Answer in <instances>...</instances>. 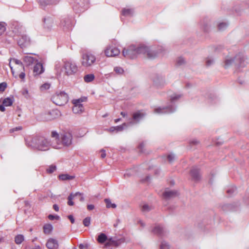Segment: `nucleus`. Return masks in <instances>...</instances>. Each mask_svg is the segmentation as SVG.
I'll return each instance as SVG.
<instances>
[{
  "mask_svg": "<svg viewBox=\"0 0 249 249\" xmlns=\"http://www.w3.org/2000/svg\"><path fill=\"white\" fill-rule=\"evenodd\" d=\"M84 100L82 99H78L73 101V104L74 106H83L82 104H81V102H83Z\"/></svg>",
  "mask_w": 249,
  "mask_h": 249,
  "instance_id": "nucleus-49",
  "label": "nucleus"
},
{
  "mask_svg": "<svg viewBox=\"0 0 249 249\" xmlns=\"http://www.w3.org/2000/svg\"><path fill=\"white\" fill-rule=\"evenodd\" d=\"M53 24V19L51 17H47L43 19L44 27L48 30H51Z\"/></svg>",
  "mask_w": 249,
  "mask_h": 249,
  "instance_id": "nucleus-19",
  "label": "nucleus"
},
{
  "mask_svg": "<svg viewBox=\"0 0 249 249\" xmlns=\"http://www.w3.org/2000/svg\"><path fill=\"white\" fill-rule=\"evenodd\" d=\"M74 178V176L68 174H61L59 176V178L62 180H71Z\"/></svg>",
  "mask_w": 249,
  "mask_h": 249,
  "instance_id": "nucleus-31",
  "label": "nucleus"
},
{
  "mask_svg": "<svg viewBox=\"0 0 249 249\" xmlns=\"http://www.w3.org/2000/svg\"><path fill=\"white\" fill-rule=\"evenodd\" d=\"M185 63V61L184 59L182 57H178V59H177V64L178 66H181L184 64Z\"/></svg>",
  "mask_w": 249,
  "mask_h": 249,
  "instance_id": "nucleus-50",
  "label": "nucleus"
},
{
  "mask_svg": "<svg viewBox=\"0 0 249 249\" xmlns=\"http://www.w3.org/2000/svg\"><path fill=\"white\" fill-rule=\"evenodd\" d=\"M61 25L64 30H70L72 27L71 19L70 17H66L61 21Z\"/></svg>",
  "mask_w": 249,
  "mask_h": 249,
  "instance_id": "nucleus-17",
  "label": "nucleus"
},
{
  "mask_svg": "<svg viewBox=\"0 0 249 249\" xmlns=\"http://www.w3.org/2000/svg\"><path fill=\"white\" fill-rule=\"evenodd\" d=\"M74 198H75L74 194H73L72 193H71L69 196L68 197V204L69 206H73L74 205V202L72 201V199Z\"/></svg>",
  "mask_w": 249,
  "mask_h": 249,
  "instance_id": "nucleus-40",
  "label": "nucleus"
},
{
  "mask_svg": "<svg viewBox=\"0 0 249 249\" xmlns=\"http://www.w3.org/2000/svg\"><path fill=\"white\" fill-rule=\"evenodd\" d=\"M144 145H145V144H144V142H142L141 144H140V145L138 146V148L139 149L140 151L142 153L144 152V151L143 149V147H144Z\"/></svg>",
  "mask_w": 249,
  "mask_h": 249,
  "instance_id": "nucleus-57",
  "label": "nucleus"
},
{
  "mask_svg": "<svg viewBox=\"0 0 249 249\" xmlns=\"http://www.w3.org/2000/svg\"><path fill=\"white\" fill-rule=\"evenodd\" d=\"M199 143V142L197 140H193L190 142L191 145H195Z\"/></svg>",
  "mask_w": 249,
  "mask_h": 249,
  "instance_id": "nucleus-58",
  "label": "nucleus"
},
{
  "mask_svg": "<svg viewBox=\"0 0 249 249\" xmlns=\"http://www.w3.org/2000/svg\"><path fill=\"white\" fill-rule=\"evenodd\" d=\"M229 24L227 22H221L218 24V30L220 31H224L228 26Z\"/></svg>",
  "mask_w": 249,
  "mask_h": 249,
  "instance_id": "nucleus-37",
  "label": "nucleus"
},
{
  "mask_svg": "<svg viewBox=\"0 0 249 249\" xmlns=\"http://www.w3.org/2000/svg\"><path fill=\"white\" fill-rule=\"evenodd\" d=\"M101 157L102 159L105 158L106 156V151L104 149H102L101 150Z\"/></svg>",
  "mask_w": 249,
  "mask_h": 249,
  "instance_id": "nucleus-59",
  "label": "nucleus"
},
{
  "mask_svg": "<svg viewBox=\"0 0 249 249\" xmlns=\"http://www.w3.org/2000/svg\"><path fill=\"white\" fill-rule=\"evenodd\" d=\"M44 71V69L43 67L42 64L40 62L36 63L34 67L33 73L35 76L38 75L42 74Z\"/></svg>",
  "mask_w": 249,
  "mask_h": 249,
  "instance_id": "nucleus-18",
  "label": "nucleus"
},
{
  "mask_svg": "<svg viewBox=\"0 0 249 249\" xmlns=\"http://www.w3.org/2000/svg\"><path fill=\"white\" fill-rule=\"evenodd\" d=\"M38 3L42 8H44L47 5L56 4L60 0H38Z\"/></svg>",
  "mask_w": 249,
  "mask_h": 249,
  "instance_id": "nucleus-22",
  "label": "nucleus"
},
{
  "mask_svg": "<svg viewBox=\"0 0 249 249\" xmlns=\"http://www.w3.org/2000/svg\"><path fill=\"white\" fill-rule=\"evenodd\" d=\"M13 100L9 97L5 98L2 101V104L5 107L11 106L13 104Z\"/></svg>",
  "mask_w": 249,
  "mask_h": 249,
  "instance_id": "nucleus-34",
  "label": "nucleus"
},
{
  "mask_svg": "<svg viewBox=\"0 0 249 249\" xmlns=\"http://www.w3.org/2000/svg\"><path fill=\"white\" fill-rule=\"evenodd\" d=\"M51 99L56 105L61 106L65 105L68 102L69 96L64 91H60L55 93Z\"/></svg>",
  "mask_w": 249,
  "mask_h": 249,
  "instance_id": "nucleus-8",
  "label": "nucleus"
},
{
  "mask_svg": "<svg viewBox=\"0 0 249 249\" xmlns=\"http://www.w3.org/2000/svg\"><path fill=\"white\" fill-rule=\"evenodd\" d=\"M53 143L54 142L51 143L48 139L40 136H35L32 138L31 142H27L28 146L40 151L49 150L50 146H52Z\"/></svg>",
  "mask_w": 249,
  "mask_h": 249,
  "instance_id": "nucleus-2",
  "label": "nucleus"
},
{
  "mask_svg": "<svg viewBox=\"0 0 249 249\" xmlns=\"http://www.w3.org/2000/svg\"><path fill=\"white\" fill-rule=\"evenodd\" d=\"M72 136L71 133L65 132L60 135V141L57 143H53L52 147L55 149H60L63 146H69L72 142Z\"/></svg>",
  "mask_w": 249,
  "mask_h": 249,
  "instance_id": "nucleus-7",
  "label": "nucleus"
},
{
  "mask_svg": "<svg viewBox=\"0 0 249 249\" xmlns=\"http://www.w3.org/2000/svg\"><path fill=\"white\" fill-rule=\"evenodd\" d=\"M51 136L53 139V142L55 144L57 143L58 142L60 141V136L58 134V133L55 131H52L51 134Z\"/></svg>",
  "mask_w": 249,
  "mask_h": 249,
  "instance_id": "nucleus-29",
  "label": "nucleus"
},
{
  "mask_svg": "<svg viewBox=\"0 0 249 249\" xmlns=\"http://www.w3.org/2000/svg\"><path fill=\"white\" fill-rule=\"evenodd\" d=\"M123 55L126 58L134 59L138 55L137 46L135 45H131L127 49H124L123 51Z\"/></svg>",
  "mask_w": 249,
  "mask_h": 249,
  "instance_id": "nucleus-11",
  "label": "nucleus"
},
{
  "mask_svg": "<svg viewBox=\"0 0 249 249\" xmlns=\"http://www.w3.org/2000/svg\"><path fill=\"white\" fill-rule=\"evenodd\" d=\"M94 75L93 74H87L84 76V81L86 82L89 83L92 81L94 79Z\"/></svg>",
  "mask_w": 249,
  "mask_h": 249,
  "instance_id": "nucleus-38",
  "label": "nucleus"
},
{
  "mask_svg": "<svg viewBox=\"0 0 249 249\" xmlns=\"http://www.w3.org/2000/svg\"><path fill=\"white\" fill-rule=\"evenodd\" d=\"M202 29L205 32H208L210 29V22L208 18L203 19L200 22Z\"/></svg>",
  "mask_w": 249,
  "mask_h": 249,
  "instance_id": "nucleus-26",
  "label": "nucleus"
},
{
  "mask_svg": "<svg viewBox=\"0 0 249 249\" xmlns=\"http://www.w3.org/2000/svg\"><path fill=\"white\" fill-rule=\"evenodd\" d=\"M25 74L24 72H21L19 75V77L20 79H24L25 78Z\"/></svg>",
  "mask_w": 249,
  "mask_h": 249,
  "instance_id": "nucleus-63",
  "label": "nucleus"
},
{
  "mask_svg": "<svg viewBox=\"0 0 249 249\" xmlns=\"http://www.w3.org/2000/svg\"><path fill=\"white\" fill-rule=\"evenodd\" d=\"M13 39L17 40L18 45L21 48L28 47L31 43L30 38L26 35H20L17 37L14 36Z\"/></svg>",
  "mask_w": 249,
  "mask_h": 249,
  "instance_id": "nucleus-10",
  "label": "nucleus"
},
{
  "mask_svg": "<svg viewBox=\"0 0 249 249\" xmlns=\"http://www.w3.org/2000/svg\"><path fill=\"white\" fill-rule=\"evenodd\" d=\"M236 190V187H232L227 189V193L228 194L229 196H232Z\"/></svg>",
  "mask_w": 249,
  "mask_h": 249,
  "instance_id": "nucleus-44",
  "label": "nucleus"
},
{
  "mask_svg": "<svg viewBox=\"0 0 249 249\" xmlns=\"http://www.w3.org/2000/svg\"><path fill=\"white\" fill-rule=\"evenodd\" d=\"M46 245L48 249H57L58 248V241L53 238H50Z\"/></svg>",
  "mask_w": 249,
  "mask_h": 249,
  "instance_id": "nucleus-21",
  "label": "nucleus"
},
{
  "mask_svg": "<svg viewBox=\"0 0 249 249\" xmlns=\"http://www.w3.org/2000/svg\"><path fill=\"white\" fill-rule=\"evenodd\" d=\"M12 61L13 62H14L16 64L20 65V66H21V67L23 68L22 62L20 60H19L15 59V58L11 59L10 60V62H9V66H10V67L11 68L12 72H13V67H12L11 64V62Z\"/></svg>",
  "mask_w": 249,
  "mask_h": 249,
  "instance_id": "nucleus-35",
  "label": "nucleus"
},
{
  "mask_svg": "<svg viewBox=\"0 0 249 249\" xmlns=\"http://www.w3.org/2000/svg\"><path fill=\"white\" fill-rule=\"evenodd\" d=\"M105 202L106 204V207L107 208H115L117 206L115 203H112L110 200L108 198H106Z\"/></svg>",
  "mask_w": 249,
  "mask_h": 249,
  "instance_id": "nucleus-36",
  "label": "nucleus"
},
{
  "mask_svg": "<svg viewBox=\"0 0 249 249\" xmlns=\"http://www.w3.org/2000/svg\"><path fill=\"white\" fill-rule=\"evenodd\" d=\"M214 59L211 57H208L206 60V64L207 66H210L214 63Z\"/></svg>",
  "mask_w": 249,
  "mask_h": 249,
  "instance_id": "nucleus-45",
  "label": "nucleus"
},
{
  "mask_svg": "<svg viewBox=\"0 0 249 249\" xmlns=\"http://www.w3.org/2000/svg\"><path fill=\"white\" fill-rule=\"evenodd\" d=\"M114 71L118 74H122L124 73V69L121 67H115L114 68Z\"/></svg>",
  "mask_w": 249,
  "mask_h": 249,
  "instance_id": "nucleus-41",
  "label": "nucleus"
},
{
  "mask_svg": "<svg viewBox=\"0 0 249 249\" xmlns=\"http://www.w3.org/2000/svg\"><path fill=\"white\" fill-rule=\"evenodd\" d=\"M7 87V83L2 82L0 83V91H4Z\"/></svg>",
  "mask_w": 249,
  "mask_h": 249,
  "instance_id": "nucleus-53",
  "label": "nucleus"
},
{
  "mask_svg": "<svg viewBox=\"0 0 249 249\" xmlns=\"http://www.w3.org/2000/svg\"><path fill=\"white\" fill-rule=\"evenodd\" d=\"M74 198H77L79 199V200L81 201V202H83L84 201V196H83V194H81V193L80 192H76V193H75L74 194Z\"/></svg>",
  "mask_w": 249,
  "mask_h": 249,
  "instance_id": "nucleus-42",
  "label": "nucleus"
},
{
  "mask_svg": "<svg viewBox=\"0 0 249 249\" xmlns=\"http://www.w3.org/2000/svg\"><path fill=\"white\" fill-rule=\"evenodd\" d=\"M152 233L159 236H162L164 235L163 228L159 225H156L154 228L151 230Z\"/></svg>",
  "mask_w": 249,
  "mask_h": 249,
  "instance_id": "nucleus-23",
  "label": "nucleus"
},
{
  "mask_svg": "<svg viewBox=\"0 0 249 249\" xmlns=\"http://www.w3.org/2000/svg\"><path fill=\"white\" fill-rule=\"evenodd\" d=\"M125 126H126V124L125 123L123 124L122 125L115 126L116 131L117 132L121 131L124 128V127Z\"/></svg>",
  "mask_w": 249,
  "mask_h": 249,
  "instance_id": "nucleus-52",
  "label": "nucleus"
},
{
  "mask_svg": "<svg viewBox=\"0 0 249 249\" xmlns=\"http://www.w3.org/2000/svg\"><path fill=\"white\" fill-rule=\"evenodd\" d=\"M175 159V155L173 153H170L167 156V160L170 163L172 162Z\"/></svg>",
  "mask_w": 249,
  "mask_h": 249,
  "instance_id": "nucleus-51",
  "label": "nucleus"
},
{
  "mask_svg": "<svg viewBox=\"0 0 249 249\" xmlns=\"http://www.w3.org/2000/svg\"><path fill=\"white\" fill-rule=\"evenodd\" d=\"M144 116V114L140 112L137 111L136 112L134 113L133 115V120L135 121L136 123L139 122L141 120H142Z\"/></svg>",
  "mask_w": 249,
  "mask_h": 249,
  "instance_id": "nucleus-27",
  "label": "nucleus"
},
{
  "mask_svg": "<svg viewBox=\"0 0 249 249\" xmlns=\"http://www.w3.org/2000/svg\"><path fill=\"white\" fill-rule=\"evenodd\" d=\"M22 127L21 126H17V127H16L11 129L9 131L10 133H13L15 131L21 130H22Z\"/></svg>",
  "mask_w": 249,
  "mask_h": 249,
  "instance_id": "nucleus-56",
  "label": "nucleus"
},
{
  "mask_svg": "<svg viewBox=\"0 0 249 249\" xmlns=\"http://www.w3.org/2000/svg\"><path fill=\"white\" fill-rule=\"evenodd\" d=\"M182 96V95L180 94H173L171 96L170 102L166 106L156 108L155 109L154 112L160 114L173 113L176 110V103Z\"/></svg>",
  "mask_w": 249,
  "mask_h": 249,
  "instance_id": "nucleus-3",
  "label": "nucleus"
},
{
  "mask_svg": "<svg viewBox=\"0 0 249 249\" xmlns=\"http://www.w3.org/2000/svg\"><path fill=\"white\" fill-rule=\"evenodd\" d=\"M50 87V85L48 83H45L44 84H43L40 88H41V90H43V89H49Z\"/></svg>",
  "mask_w": 249,
  "mask_h": 249,
  "instance_id": "nucleus-55",
  "label": "nucleus"
},
{
  "mask_svg": "<svg viewBox=\"0 0 249 249\" xmlns=\"http://www.w3.org/2000/svg\"><path fill=\"white\" fill-rule=\"evenodd\" d=\"M44 232L46 234L50 233L53 230V226L50 224H45L43 226Z\"/></svg>",
  "mask_w": 249,
  "mask_h": 249,
  "instance_id": "nucleus-32",
  "label": "nucleus"
},
{
  "mask_svg": "<svg viewBox=\"0 0 249 249\" xmlns=\"http://www.w3.org/2000/svg\"><path fill=\"white\" fill-rule=\"evenodd\" d=\"M53 208L56 212L59 211V207L57 204H54L53 205Z\"/></svg>",
  "mask_w": 249,
  "mask_h": 249,
  "instance_id": "nucleus-64",
  "label": "nucleus"
},
{
  "mask_svg": "<svg viewBox=\"0 0 249 249\" xmlns=\"http://www.w3.org/2000/svg\"><path fill=\"white\" fill-rule=\"evenodd\" d=\"M138 54H142L149 59H154L158 54L164 51L163 47H160L158 50H156L153 47H148L144 45H140L137 46Z\"/></svg>",
  "mask_w": 249,
  "mask_h": 249,
  "instance_id": "nucleus-5",
  "label": "nucleus"
},
{
  "mask_svg": "<svg viewBox=\"0 0 249 249\" xmlns=\"http://www.w3.org/2000/svg\"><path fill=\"white\" fill-rule=\"evenodd\" d=\"M154 85L157 88H160L165 85L164 78L160 75H156L153 79Z\"/></svg>",
  "mask_w": 249,
  "mask_h": 249,
  "instance_id": "nucleus-14",
  "label": "nucleus"
},
{
  "mask_svg": "<svg viewBox=\"0 0 249 249\" xmlns=\"http://www.w3.org/2000/svg\"><path fill=\"white\" fill-rule=\"evenodd\" d=\"M83 224L85 227H89L90 224V217H86L83 221Z\"/></svg>",
  "mask_w": 249,
  "mask_h": 249,
  "instance_id": "nucleus-47",
  "label": "nucleus"
},
{
  "mask_svg": "<svg viewBox=\"0 0 249 249\" xmlns=\"http://www.w3.org/2000/svg\"><path fill=\"white\" fill-rule=\"evenodd\" d=\"M232 64L238 68H243L246 66L245 58L242 53H239L234 58L227 56L224 61V67L229 68Z\"/></svg>",
  "mask_w": 249,
  "mask_h": 249,
  "instance_id": "nucleus-6",
  "label": "nucleus"
},
{
  "mask_svg": "<svg viewBox=\"0 0 249 249\" xmlns=\"http://www.w3.org/2000/svg\"><path fill=\"white\" fill-rule=\"evenodd\" d=\"M24 240V236L22 234H18L15 237V242L18 245L20 244Z\"/></svg>",
  "mask_w": 249,
  "mask_h": 249,
  "instance_id": "nucleus-33",
  "label": "nucleus"
},
{
  "mask_svg": "<svg viewBox=\"0 0 249 249\" xmlns=\"http://www.w3.org/2000/svg\"><path fill=\"white\" fill-rule=\"evenodd\" d=\"M55 70L57 75L61 76L62 72L68 75L75 73L78 70L77 66L74 63L69 61H56L55 64Z\"/></svg>",
  "mask_w": 249,
  "mask_h": 249,
  "instance_id": "nucleus-1",
  "label": "nucleus"
},
{
  "mask_svg": "<svg viewBox=\"0 0 249 249\" xmlns=\"http://www.w3.org/2000/svg\"><path fill=\"white\" fill-rule=\"evenodd\" d=\"M56 169V167L54 165H50L48 168L46 169V171L47 173L51 174L54 172Z\"/></svg>",
  "mask_w": 249,
  "mask_h": 249,
  "instance_id": "nucleus-43",
  "label": "nucleus"
},
{
  "mask_svg": "<svg viewBox=\"0 0 249 249\" xmlns=\"http://www.w3.org/2000/svg\"><path fill=\"white\" fill-rule=\"evenodd\" d=\"M88 248V245L87 244L84 245V244H81L79 245V248L80 249H84L85 248Z\"/></svg>",
  "mask_w": 249,
  "mask_h": 249,
  "instance_id": "nucleus-61",
  "label": "nucleus"
},
{
  "mask_svg": "<svg viewBox=\"0 0 249 249\" xmlns=\"http://www.w3.org/2000/svg\"><path fill=\"white\" fill-rule=\"evenodd\" d=\"M178 195V192L176 190L166 189L163 193V196L165 199H168L176 197Z\"/></svg>",
  "mask_w": 249,
  "mask_h": 249,
  "instance_id": "nucleus-20",
  "label": "nucleus"
},
{
  "mask_svg": "<svg viewBox=\"0 0 249 249\" xmlns=\"http://www.w3.org/2000/svg\"><path fill=\"white\" fill-rule=\"evenodd\" d=\"M68 218L69 219V220L71 221V223H74V218L73 216L72 215H69L68 216Z\"/></svg>",
  "mask_w": 249,
  "mask_h": 249,
  "instance_id": "nucleus-60",
  "label": "nucleus"
},
{
  "mask_svg": "<svg viewBox=\"0 0 249 249\" xmlns=\"http://www.w3.org/2000/svg\"><path fill=\"white\" fill-rule=\"evenodd\" d=\"M60 112L57 110H53L48 112L41 113L38 119L41 121H50L53 120L59 116Z\"/></svg>",
  "mask_w": 249,
  "mask_h": 249,
  "instance_id": "nucleus-9",
  "label": "nucleus"
},
{
  "mask_svg": "<svg viewBox=\"0 0 249 249\" xmlns=\"http://www.w3.org/2000/svg\"><path fill=\"white\" fill-rule=\"evenodd\" d=\"M96 60L95 56L89 53L83 54L82 64L83 66L88 67L91 66Z\"/></svg>",
  "mask_w": 249,
  "mask_h": 249,
  "instance_id": "nucleus-12",
  "label": "nucleus"
},
{
  "mask_svg": "<svg viewBox=\"0 0 249 249\" xmlns=\"http://www.w3.org/2000/svg\"><path fill=\"white\" fill-rule=\"evenodd\" d=\"M21 94L23 96H24L26 99H28L30 97V95L28 92V90L27 89H23L21 91Z\"/></svg>",
  "mask_w": 249,
  "mask_h": 249,
  "instance_id": "nucleus-48",
  "label": "nucleus"
},
{
  "mask_svg": "<svg viewBox=\"0 0 249 249\" xmlns=\"http://www.w3.org/2000/svg\"><path fill=\"white\" fill-rule=\"evenodd\" d=\"M6 24L5 22H0V36L2 35L6 30Z\"/></svg>",
  "mask_w": 249,
  "mask_h": 249,
  "instance_id": "nucleus-39",
  "label": "nucleus"
},
{
  "mask_svg": "<svg viewBox=\"0 0 249 249\" xmlns=\"http://www.w3.org/2000/svg\"><path fill=\"white\" fill-rule=\"evenodd\" d=\"M87 209L88 210L91 211L94 209V206L92 204H89L87 206Z\"/></svg>",
  "mask_w": 249,
  "mask_h": 249,
  "instance_id": "nucleus-62",
  "label": "nucleus"
},
{
  "mask_svg": "<svg viewBox=\"0 0 249 249\" xmlns=\"http://www.w3.org/2000/svg\"><path fill=\"white\" fill-rule=\"evenodd\" d=\"M134 13V9L132 8H124L122 10L121 14L124 17H132Z\"/></svg>",
  "mask_w": 249,
  "mask_h": 249,
  "instance_id": "nucleus-24",
  "label": "nucleus"
},
{
  "mask_svg": "<svg viewBox=\"0 0 249 249\" xmlns=\"http://www.w3.org/2000/svg\"><path fill=\"white\" fill-rule=\"evenodd\" d=\"M48 218L51 220H53L54 219H57L58 220L60 218V217L58 215H54L53 214H49L48 215Z\"/></svg>",
  "mask_w": 249,
  "mask_h": 249,
  "instance_id": "nucleus-54",
  "label": "nucleus"
},
{
  "mask_svg": "<svg viewBox=\"0 0 249 249\" xmlns=\"http://www.w3.org/2000/svg\"><path fill=\"white\" fill-rule=\"evenodd\" d=\"M97 240L100 244L104 243L107 241L104 245V248H106L110 246L118 247L125 242V239L124 238H117L116 237L107 238L106 234L104 233H101L98 235Z\"/></svg>",
  "mask_w": 249,
  "mask_h": 249,
  "instance_id": "nucleus-4",
  "label": "nucleus"
},
{
  "mask_svg": "<svg viewBox=\"0 0 249 249\" xmlns=\"http://www.w3.org/2000/svg\"><path fill=\"white\" fill-rule=\"evenodd\" d=\"M190 175L192 179L195 181H198L201 178L200 170L196 166L192 168L190 172Z\"/></svg>",
  "mask_w": 249,
  "mask_h": 249,
  "instance_id": "nucleus-15",
  "label": "nucleus"
},
{
  "mask_svg": "<svg viewBox=\"0 0 249 249\" xmlns=\"http://www.w3.org/2000/svg\"><path fill=\"white\" fill-rule=\"evenodd\" d=\"M11 29L13 33L16 35V36H15L16 37L17 36H18L20 35V34L23 31L22 26L18 22H14L12 23Z\"/></svg>",
  "mask_w": 249,
  "mask_h": 249,
  "instance_id": "nucleus-16",
  "label": "nucleus"
},
{
  "mask_svg": "<svg viewBox=\"0 0 249 249\" xmlns=\"http://www.w3.org/2000/svg\"><path fill=\"white\" fill-rule=\"evenodd\" d=\"M23 62L27 66L32 65L34 63H36L37 60L32 56L26 55L23 57Z\"/></svg>",
  "mask_w": 249,
  "mask_h": 249,
  "instance_id": "nucleus-25",
  "label": "nucleus"
},
{
  "mask_svg": "<svg viewBox=\"0 0 249 249\" xmlns=\"http://www.w3.org/2000/svg\"><path fill=\"white\" fill-rule=\"evenodd\" d=\"M169 244L165 241H162L160 245V249H169Z\"/></svg>",
  "mask_w": 249,
  "mask_h": 249,
  "instance_id": "nucleus-46",
  "label": "nucleus"
},
{
  "mask_svg": "<svg viewBox=\"0 0 249 249\" xmlns=\"http://www.w3.org/2000/svg\"><path fill=\"white\" fill-rule=\"evenodd\" d=\"M84 110V107L83 106H73L72 107V111L74 113H80L83 112Z\"/></svg>",
  "mask_w": 249,
  "mask_h": 249,
  "instance_id": "nucleus-30",
  "label": "nucleus"
},
{
  "mask_svg": "<svg viewBox=\"0 0 249 249\" xmlns=\"http://www.w3.org/2000/svg\"><path fill=\"white\" fill-rule=\"evenodd\" d=\"M105 54L107 57H113L118 55L120 53L119 49L113 46H109L107 48L105 51Z\"/></svg>",
  "mask_w": 249,
  "mask_h": 249,
  "instance_id": "nucleus-13",
  "label": "nucleus"
},
{
  "mask_svg": "<svg viewBox=\"0 0 249 249\" xmlns=\"http://www.w3.org/2000/svg\"><path fill=\"white\" fill-rule=\"evenodd\" d=\"M153 209V207L151 205H149L147 204H143L141 208V211L146 213L151 211Z\"/></svg>",
  "mask_w": 249,
  "mask_h": 249,
  "instance_id": "nucleus-28",
  "label": "nucleus"
}]
</instances>
